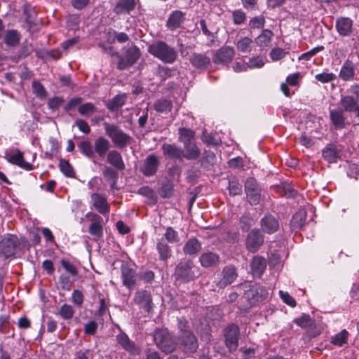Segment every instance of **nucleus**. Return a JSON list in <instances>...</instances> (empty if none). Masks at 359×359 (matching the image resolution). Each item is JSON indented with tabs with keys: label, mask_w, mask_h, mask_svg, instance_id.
<instances>
[{
	"label": "nucleus",
	"mask_w": 359,
	"mask_h": 359,
	"mask_svg": "<svg viewBox=\"0 0 359 359\" xmlns=\"http://www.w3.org/2000/svg\"><path fill=\"white\" fill-rule=\"evenodd\" d=\"M100 47L107 54L115 55L118 58L117 68L120 70H123L132 67L140 58V50L135 45H132L127 48L124 55H120L118 53L114 50L113 47H107L104 44H100Z\"/></svg>",
	"instance_id": "1"
},
{
	"label": "nucleus",
	"mask_w": 359,
	"mask_h": 359,
	"mask_svg": "<svg viewBox=\"0 0 359 359\" xmlns=\"http://www.w3.org/2000/svg\"><path fill=\"white\" fill-rule=\"evenodd\" d=\"M148 51L153 56L166 64H172L177 58L176 49L162 41H158L149 45Z\"/></svg>",
	"instance_id": "2"
},
{
	"label": "nucleus",
	"mask_w": 359,
	"mask_h": 359,
	"mask_svg": "<svg viewBox=\"0 0 359 359\" xmlns=\"http://www.w3.org/2000/svg\"><path fill=\"white\" fill-rule=\"evenodd\" d=\"M200 275V268L191 259L180 262L175 269L176 280H180L184 283L196 279Z\"/></svg>",
	"instance_id": "3"
},
{
	"label": "nucleus",
	"mask_w": 359,
	"mask_h": 359,
	"mask_svg": "<svg viewBox=\"0 0 359 359\" xmlns=\"http://www.w3.org/2000/svg\"><path fill=\"white\" fill-rule=\"evenodd\" d=\"M244 290V298L248 302L249 307L255 306L259 302L266 299L269 297L267 290L258 284H252L250 282L241 284Z\"/></svg>",
	"instance_id": "4"
},
{
	"label": "nucleus",
	"mask_w": 359,
	"mask_h": 359,
	"mask_svg": "<svg viewBox=\"0 0 359 359\" xmlns=\"http://www.w3.org/2000/svg\"><path fill=\"white\" fill-rule=\"evenodd\" d=\"M106 135L116 148L124 149L130 144L132 137L115 124L104 123Z\"/></svg>",
	"instance_id": "5"
},
{
	"label": "nucleus",
	"mask_w": 359,
	"mask_h": 359,
	"mask_svg": "<svg viewBox=\"0 0 359 359\" xmlns=\"http://www.w3.org/2000/svg\"><path fill=\"white\" fill-rule=\"evenodd\" d=\"M21 250V242L15 234H4L0 241V255L5 259L14 257Z\"/></svg>",
	"instance_id": "6"
},
{
	"label": "nucleus",
	"mask_w": 359,
	"mask_h": 359,
	"mask_svg": "<svg viewBox=\"0 0 359 359\" xmlns=\"http://www.w3.org/2000/svg\"><path fill=\"white\" fill-rule=\"evenodd\" d=\"M154 340L156 346L165 353H172L176 348L175 341L167 330H156Z\"/></svg>",
	"instance_id": "7"
},
{
	"label": "nucleus",
	"mask_w": 359,
	"mask_h": 359,
	"mask_svg": "<svg viewBox=\"0 0 359 359\" xmlns=\"http://www.w3.org/2000/svg\"><path fill=\"white\" fill-rule=\"evenodd\" d=\"M264 243V235L258 228H254L246 236L245 245L246 250L251 253L257 252Z\"/></svg>",
	"instance_id": "8"
},
{
	"label": "nucleus",
	"mask_w": 359,
	"mask_h": 359,
	"mask_svg": "<svg viewBox=\"0 0 359 359\" xmlns=\"http://www.w3.org/2000/svg\"><path fill=\"white\" fill-rule=\"evenodd\" d=\"M245 191L248 202L251 205H257L261 198V188L254 177H248L245 182Z\"/></svg>",
	"instance_id": "9"
},
{
	"label": "nucleus",
	"mask_w": 359,
	"mask_h": 359,
	"mask_svg": "<svg viewBox=\"0 0 359 359\" xmlns=\"http://www.w3.org/2000/svg\"><path fill=\"white\" fill-rule=\"evenodd\" d=\"M180 348L184 353H194L198 348L196 337L189 330H184L179 337Z\"/></svg>",
	"instance_id": "10"
},
{
	"label": "nucleus",
	"mask_w": 359,
	"mask_h": 359,
	"mask_svg": "<svg viewBox=\"0 0 359 359\" xmlns=\"http://www.w3.org/2000/svg\"><path fill=\"white\" fill-rule=\"evenodd\" d=\"M236 51L233 47L224 46L216 50L212 55V62L216 65L228 66L233 60Z\"/></svg>",
	"instance_id": "11"
},
{
	"label": "nucleus",
	"mask_w": 359,
	"mask_h": 359,
	"mask_svg": "<svg viewBox=\"0 0 359 359\" xmlns=\"http://www.w3.org/2000/svg\"><path fill=\"white\" fill-rule=\"evenodd\" d=\"M160 165L159 158L152 154L148 155L143 161L140 167V172L146 177H152L155 175Z\"/></svg>",
	"instance_id": "12"
},
{
	"label": "nucleus",
	"mask_w": 359,
	"mask_h": 359,
	"mask_svg": "<svg viewBox=\"0 0 359 359\" xmlns=\"http://www.w3.org/2000/svg\"><path fill=\"white\" fill-rule=\"evenodd\" d=\"M239 334V328L235 324H231L225 329V344L230 352H233L237 349L238 346Z\"/></svg>",
	"instance_id": "13"
},
{
	"label": "nucleus",
	"mask_w": 359,
	"mask_h": 359,
	"mask_svg": "<svg viewBox=\"0 0 359 359\" xmlns=\"http://www.w3.org/2000/svg\"><path fill=\"white\" fill-rule=\"evenodd\" d=\"M5 158L9 163L26 170H32L34 168L31 163L25 161L23 153L18 149L7 150L5 152Z\"/></svg>",
	"instance_id": "14"
},
{
	"label": "nucleus",
	"mask_w": 359,
	"mask_h": 359,
	"mask_svg": "<svg viewBox=\"0 0 359 359\" xmlns=\"http://www.w3.org/2000/svg\"><path fill=\"white\" fill-rule=\"evenodd\" d=\"M133 301L140 309L147 313H149L154 306L151 292L145 290H137L135 294Z\"/></svg>",
	"instance_id": "15"
},
{
	"label": "nucleus",
	"mask_w": 359,
	"mask_h": 359,
	"mask_svg": "<svg viewBox=\"0 0 359 359\" xmlns=\"http://www.w3.org/2000/svg\"><path fill=\"white\" fill-rule=\"evenodd\" d=\"M335 28L341 37H351L355 31L353 20L348 17H339L336 19Z\"/></svg>",
	"instance_id": "16"
},
{
	"label": "nucleus",
	"mask_w": 359,
	"mask_h": 359,
	"mask_svg": "<svg viewBox=\"0 0 359 359\" xmlns=\"http://www.w3.org/2000/svg\"><path fill=\"white\" fill-rule=\"evenodd\" d=\"M357 65L349 59L346 60L342 64L339 78L345 82H351L356 79Z\"/></svg>",
	"instance_id": "17"
},
{
	"label": "nucleus",
	"mask_w": 359,
	"mask_h": 359,
	"mask_svg": "<svg viewBox=\"0 0 359 359\" xmlns=\"http://www.w3.org/2000/svg\"><path fill=\"white\" fill-rule=\"evenodd\" d=\"M259 229L262 233L273 234L277 232L280 228V223L277 218L271 214L265 215L260 219Z\"/></svg>",
	"instance_id": "18"
},
{
	"label": "nucleus",
	"mask_w": 359,
	"mask_h": 359,
	"mask_svg": "<svg viewBox=\"0 0 359 359\" xmlns=\"http://www.w3.org/2000/svg\"><path fill=\"white\" fill-rule=\"evenodd\" d=\"M189 62L199 71H205L211 65V59L206 53H193L189 57Z\"/></svg>",
	"instance_id": "19"
},
{
	"label": "nucleus",
	"mask_w": 359,
	"mask_h": 359,
	"mask_svg": "<svg viewBox=\"0 0 359 359\" xmlns=\"http://www.w3.org/2000/svg\"><path fill=\"white\" fill-rule=\"evenodd\" d=\"M222 278L216 283L219 288L231 285L238 277L236 269L232 265L226 266L222 271Z\"/></svg>",
	"instance_id": "20"
},
{
	"label": "nucleus",
	"mask_w": 359,
	"mask_h": 359,
	"mask_svg": "<svg viewBox=\"0 0 359 359\" xmlns=\"http://www.w3.org/2000/svg\"><path fill=\"white\" fill-rule=\"evenodd\" d=\"M93 206L100 214L107 215L110 211V207L107 198L98 193H93L90 196Z\"/></svg>",
	"instance_id": "21"
},
{
	"label": "nucleus",
	"mask_w": 359,
	"mask_h": 359,
	"mask_svg": "<svg viewBox=\"0 0 359 359\" xmlns=\"http://www.w3.org/2000/svg\"><path fill=\"white\" fill-rule=\"evenodd\" d=\"M339 104L344 111L350 114L353 113L355 115L359 108V100L353 95H344L341 96Z\"/></svg>",
	"instance_id": "22"
},
{
	"label": "nucleus",
	"mask_w": 359,
	"mask_h": 359,
	"mask_svg": "<svg viewBox=\"0 0 359 359\" xmlns=\"http://www.w3.org/2000/svg\"><path fill=\"white\" fill-rule=\"evenodd\" d=\"M121 270L123 285L128 289L133 288L136 284L137 277L136 271L126 264H123Z\"/></svg>",
	"instance_id": "23"
},
{
	"label": "nucleus",
	"mask_w": 359,
	"mask_h": 359,
	"mask_svg": "<svg viewBox=\"0 0 359 359\" xmlns=\"http://www.w3.org/2000/svg\"><path fill=\"white\" fill-rule=\"evenodd\" d=\"M116 339L121 346V347L133 355H138L140 353V348L135 344V343L131 341L128 336L123 332H121L116 336Z\"/></svg>",
	"instance_id": "24"
},
{
	"label": "nucleus",
	"mask_w": 359,
	"mask_h": 359,
	"mask_svg": "<svg viewBox=\"0 0 359 359\" xmlns=\"http://www.w3.org/2000/svg\"><path fill=\"white\" fill-rule=\"evenodd\" d=\"M330 118L336 130H341L345 128L346 118L345 116V111L341 108L331 109L330 111Z\"/></svg>",
	"instance_id": "25"
},
{
	"label": "nucleus",
	"mask_w": 359,
	"mask_h": 359,
	"mask_svg": "<svg viewBox=\"0 0 359 359\" xmlns=\"http://www.w3.org/2000/svg\"><path fill=\"white\" fill-rule=\"evenodd\" d=\"M138 3L139 0H118L113 11L116 15L129 14Z\"/></svg>",
	"instance_id": "26"
},
{
	"label": "nucleus",
	"mask_w": 359,
	"mask_h": 359,
	"mask_svg": "<svg viewBox=\"0 0 359 359\" xmlns=\"http://www.w3.org/2000/svg\"><path fill=\"white\" fill-rule=\"evenodd\" d=\"M199 262L204 268L215 267L219 264L220 257L216 252L207 251L199 257Z\"/></svg>",
	"instance_id": "27"
},
{
	"label": "nucleus",
	"mask_w": 359,
	"mask_h": 359,
	"mask_svg": "<svg viewBox=\"0 0 359 359\" xmlns=\"http://www.w3.org/2000/svg\"><path fill=\"white\" fill-rule=\"evenodd\" d=\"M307 214L305 210L301 209L297 211L290 220V229L292 231L297 232L302 229L306 224Z\"/></svg>",
	"instance_id": "28"
},
{
	"label": "nucleus",
	"mask_w": 359,
	"mask_h": 359,
	"mask_svg": "<svg viewBox=\"0 0 359 359\" xmlns=\"http://www.w3.org/2000/svg\"><path fill=\"white\" fill-rule=\"evenodd\" d=\"M161 149L163 155L169 159L179 161L183 159L182 149L175 144H164Z\"/></svg>",
	"instance_id": "29"
},
{
	"label": "nucleus",
	"mask_w": 359,
	"mask_h": 359,
	"mask_svg": "<svg viewBox=\"0 0 359 359\" xmlns=\"http://www.w3.org/2000/svg\"><path fill=\"white\" fill-rule=\"evenodd\" d=\"M185 13L181 11L176 10L172 11L169 15L166 26L170 30H175L179 28L185 19Z\"/></svg>",
	"instance_id": "30"
},
{
	"label": "nucleus",
	"mask_w": 359,
	"mask_h": 359,
	"mask_svg": "<svg viewBox=\"0 0 359 359\" xmlns=\"http://www.w3.org/2000/svg\"><path fill=\"white\" fill-rule=\"evenodd\" d=\"M111 144L104 137H98L94 141V154H97L100 158H104L109 151Z\"/></svg>",
	"instance_id": "31"
},
{
	"label": "nucleus",
	"mask_w": 359,
	"mask_h": 359,
	"mask_svg": "<svg viewBox=\"0 0 359 359\" xmlns=\"http://www.w3.org/2000/svg\"><path fill=\"white\" fill-rule=\"evenodd\" d=\"M252 273L254 276L260 277L266 268V261L261 256H255L250 263Z\"/></svg>",
	"instance_id": "32"
},
{
	"label": "nucleus",
	"mask_w": 359,
	"mask_h": 359,
	"mask_svg": "<svg viewBox=\"0 0 359 359\" xmlns=\"http://www.w3.org/2000/svg\"><path fill=\"white\" fill-rule=\"evenodd\" d=\"M107 161L118 170L125 169V163L122 156L117 150H111L107 153Z\"/></svg>",
	"instance_id": "33"
},
{
	"label": "nucleus",
	"mask_w": 359,
	"mask_h": 359,
	"mask_svg": "<svg viewBox=\"0 0 359 359\" xmlns=\"http://www.w3.org/2000/svg\"><path fill=\"white\" fill-rule=\"evenodd\" d=\"M156 250L159 255V259L164 262H167L172 255L171 248L164 238L158 240L156 243Z\"/></svg>",
	"instance_id": "34"
},
{
	"label": "nucleus",
	"mask_w": 359,
	"mask_h": 359,
	"mask_svg": "<svg viewBox=\"0 0 359 359\" xmlns=\"http://www.w3.org/2000/svg\"><path fill=\"white\" fill-rule=\"evenodd\" d=\"M92 220L93 222L89 226V233L93 236L95 239L102 238L103 236V227L102 225V218L98 215L93 214Z\"/></svg>",
	"instance_id": "35"
},
{
	"label": "nucleus",
	"mask_w": 359,
	"mask_h": 359,
	"mask_svg": "<svg viewBox=\"0 0 359 359\" xmlns=\"http://www.w3.org/2000/svg\"><path fill=\"white\" fill-rule=\"evenodd\" d=\"M201 250V243L195 237H191L184 243L183 252L185 255H196Z\"/></svg>",
	"instance_id": "36"
},
{
	"label": "nucleus",
	"mask_w": 359,
	"mask_h": 359,
	"mask_svg": "<svg viewBox=\"0 0 359 359\" xmlns=\"http://www.w3.org/2000/svg\"><path fill=\"white\" fill-rule=\"evenodd\" d=\"M184 148L182 157L187 160H196L201 154L200 149L194 142L184 144Z\"/></svg>",
	"instance_id": "37"
},
{
	"label": "nucleus",
	"mask_w": 359,
	"mask_h": 359,
	"mask_svg": "<svg viewBox=\"0 0 359 359\" xmlns=\"http://www.w3.org/2000/svg\"><path fill=\"white\" fill-rule=\"evenodd\" d=\"M20 34L15 29H8L4 36L5 43L11 47L18 46L20 41Z\"/></svg>",
	"instance_id": "38"
},
{
	"label": "nucleus",
	"mask_w": 359,
	"mask_h": 359,
	"mask_svg": "<svg viewBox=\"0 0 359 359\" xmlns=\"http://www.w3.org/2000/svg\"><path fill=\"white\" fill-rule=\"evenodd\" d=\"M216 162L215 154L210 151H205L201 160V166L205 170H210Z\"/></svg>",
	"instance_id": "39"
},
{
	"label": "nucleus",
	"mask_w": 359,
	"mask_h": 359,
	"mask_svg": "<svg viewBox=\"0 0 359 359\" xmlns=\"http://www.w3.org/2000/svg\"><path fill=\"white\" fill-rule=\"evenodd\" d=\"M323 156L329 163H334L338 158L337 149L335 145L330 144L323 150Z\"/></svg>",
	"instance_id": "40"
},
{
	"label": "nucleus",
	"mask_w": 359,
	"mask_h": 359,
	"mask_svg": "<svg viewBox=\"0 0 359 359\" xmlns=\"http://www.w3.org/2000/svg\"><path fill=\"white\" fill-rule=\"evenodd\" d=\"M172 102L167 99L157 100L154 104V109L158 113L167 114L172 109Z\"/></svg>",
	"instance_id": "41"
},
{
	"label": "nucleus",
	"mask_w": 359,
	"mask_h": 359,
	"mask_svg": "<svg viewBox=\"0 0 359 359\" xmlns=\"http://www.w3.org/2000/svg\"><path fill=\"white\" fill-rule=\"evenodd\" d=\"M253 47V41L247 36L242 37L236 43L237 50L242 53H250Z\"/></svg>",
	"instance_id": "42"
},
{
	"label": "nucleus",
	"mask_w": 359,
	"mask_h": 359,
	"mask_svg": "<svg viewBox=\"0 0 359 359\" xmlns=\"http://www.w3.org/2000/svg\"><path fill=\"white\" fill-rule=\"evenodd\" d=\"M102 175L104 180L111 184V188H114L118 178V173L112 168L105 165L102 169Z\"/></svg>",
	"instance_id": "43"
},
{
	"label": "nucleus",
	"mask_w": 359,
	"mask_h": 359,
	"mask_svg": "<svg viewBox=\"0 0 359 359\" xmlns=\"http://www.w3.org/2000/svg\"><path fill=\"white\" fill-rule=\"evenodd\" d=\"M74 313L75 311L72 306L67 304H64L59 308L57 314L59 315L62 319L65 320H69L73 318Z\"/></svg>",
	"instance_id": "44"
},
{
	"label": "nucleus",
	"mask_w": 359,
	"mask_h": 359,
	"mask_svg": "<svg viewBox=\"0 0 359 359\" xmlns=\"http://www.w3.org/2000/svg\"><path fill=\"white\" fill-rule=\"evenodd\" d=\"M273 33L270 29H264L262 32L257 37L256 43L260 46H267L270 43Z\"/></svg>",
	"instance_id": "45"
},
{
	"label": "nucleus",
	"mask_w": 359,
	"mask_h": 359,
	"mask_svg": "<svg viewBox=\"0 0 359 359\" xmlns=\"http://www.w3.org/2000/svg\"><path fill=\"white\" fill-rule=\"evenodd\" d=\"M194 136L195 133L191 129L186 128L179 129V140L184 144L192 142L191 140L194 138Z\"/></svg>",
	"instance_id": "46"
},
{
	"label": "nucleus",
	"mask_w": 359,
	"mask_h": 359,
	"mask_svg": "<svg viewBox=\"0 0 359 359\" xmlns=\"http://www.w3.org/2000/svg\"><path fill=\"white\" fill-rule=\"evenodd\" d=\"M97 111V108L92 102L81 104L78 107V112L81 116H90Z\"/></svg>",
	"instance_id": "47"
},
{
	"label": "nucleus",
	"mask_w": 359,
	"mask_h": 359,
	"mask_svg": "<svg viewBox=\"0 0 359 359\" xmlns=\"http://www.w3.org/2000/svg\"><path fill=\"white\" fill-rule=\"evenodd\" d=\"M33 93L36 97L43 100L48 96V92L44 86L38 81H33L32 83Z\"/></svg>",
	"instance_id": "48"
},
{
	"label": "nucleus",
	"mask_w": 359,
	"mask_h": 359,
	"mask_svg": "<svg viewBox=\"0 0 359 359\" xmlns=\"http://www.w3.org/2000/svg\"><path fill=\"white\" fill-rule=\"evenodd\" d=\"M162 238H164L167 243H177L180 241L177 231L171 226H168L165 229V232Z\"/></svg>",
	"instance_id": "49"
},
{
	"label": "nucleus",
	"mask_w": 359,
	"mask_h": 359,
	"mask_svg": "<svg viewBox=\"0 0 359 359\" xmlns=\"http://www.w3.org/2000/svg\"><path fill=\"white\" fill-rule=\"evenodd\" d=\"M78 148L84 156L88 158H93L94 156V148L91 143L88 140L81 142L78 144Z\"/></svg>",
	"instance_id": "50"
},
{
	"label": "nucleus",
	"mask_w": 359,
	"mask_h": 359,
	"mask_svg": "<svg viewBox=\"0 0 359 359\" xmlns=\"http://www.w3.org/2000/svg\"><path fill=\"white\" fill-rule=\"evenodd\" d=\"M59 167L61 172L68 177H74L75 172L73 167L66 159H61L59 163Z\"/></svg>",
	"instance_id": "51"
},
{
	"label": "nucleus",
	"mask_w": 359,
	"mask_h": 359,
	"mask_svg": "<svg viewBox=\"0 0 359 359\" xmlns=\"http://www.w3.org/2000/svg\"><path fill=\"white\" fill-rule=\"evenodd\" d=\"M348 337V332L346 330H343L332 338V343L335 346H342L347 343Z\"/></svg>",
	"instance_id": "52"
},
{
	"label": "nucleus",
	"mask_w": 359,
	"mask_h": 359,
	"mask_svg": "<svg viewBox=\"0 0 359 359\" xmlns=\"http://www.w3.org/2000/svg\"><path fill=\"white\" fill-rule=\"evenodd\" d=\"M229 191L231 196L241 195L243 191L242 184L236 179H231L229 181Z\"/></svg>",
	"instance_id": "53"
},
{
	"label": "nucleus",
	"mask_w": 359,
	"mask_h": 359,
	"mask_svg": "<svg viewBox=\"0 0 359 359\" xmlns=\"http://www.w3.org/2000/svg\"><path fill=\"white\" fill-rule=\"evenodd\" d=\"M253 223V218L250 214H245L240 217L239 225L243 231H248Z\"/></svg>",
	"instance_id": "54"
},
{
	"label": "nucleus",
	"mask_w": 359,
	"mask_h": 359,
	"mask_svg": "<svg viewBox=\"0 0 359 359\" xmlns=\"http://www.w3.org/2000/svg\"><path fill=\"white\" fill-rule=\"evenodd\" d=\"M337 75L332 72H325L318 74L315 75V79L322 83H327L336 80Z\"/></svg>",
	"instance_id": "55"
},
{
	"label": "nucleus",
	"mask_w": 359,
	"mask_h": 359,
	"mask_svg": "<svg viewBox=\"0 0 359 359\" xmlns=\"http://www.w3.org/2000/svg\"><path fill=\"white\" fill-rule=\"evenodd\" d=\"M60 264L66 271V272L69 273L70 276L72 277H75L78 276L79 271L76 266L71 263L69 260L65 259H62L60 260Z\"/></svg>",
	"instance_id": "56"
},
{
	"label": "nucleus",
	"mask_w": 359,
	"mask_h": 359,
	"mask_svg": "<svg viewBox=\"0 0 359 359\" xmlns=\"http://www.w3.org/2000/svg\"><path fill=\"white\" fill-rule=\"evenodd\" d=\"M48 145H50V149L45 151L44 154L47 158H52L57 151L58 142L54 137H50L48 139Z\"/></svg>",
	"instance_id": "57"
},
{
	"label": "nucleus",
	"mask_w": 359,
	"mask_h": 359,
	"mask_svg": "<svg viewBox=\"0 0 359 359\" xmlns=\"http://www.w3.org/2000/svg\"><path fill=\"white\" fill-rule=\"evenodd\" d=\"M279 191L287 198H294L297 194V191L288 183L283 184L279 188Z\"/></svg>",
	"instance_id": "58"
},
{
	"label": "nucleus",
	"mask_w": 359,
	"mask_h": 359,
	"mask_svg": "<svg viewBox=\"0 0 359 359\" xmlns=\"http://www.w3.org/2000/svg\"><path fill=\"white\" fill-rule=\"evenodd\" d=\"M294 323L302 328L311 327L313 320L309 315L303 314L300 318L294 320Z\"/></svg>",
	"instance_id": "59"
},
{
	"label": "nucleus",
	"mask_w": 359,
	"mask_h": 359,
	"mask_svg": "<svg viewBox=\"0 0 359 359\" xmlns=\"http://www.w3.org/2000/svg\"><path fill=\"white\" fill-rule=\"evenodd\" d=\"M246 14L241 9H237L232 13V19L235 25H240L246 20Z\"/></svg>",
	"instance_id": "60"
},
{
	"label": "nucleus",
	"mask_w": 359,
	"mask_h": 359,
	"mask_svg": "<svg viewBox=\"0 0 359 359\" xmlns=\"http://www.w3.org/2000/svg\"><path fill=\"white\" fill-rule=\"evenodd\" d=\"M59 283L63 290L69 291L73 284V280L67 274L62 273L59 277Z\"/></svg>",
	"instance_id": "61"
},
{
	"label": "nucleus",
	"mask_w": 359,
	"mask_h": 359,
	"mask_svg": "<svg viewBox=\"0 0 359 359\" xmlns=\"http://www.w3.org/2000/svg\"><path fill=\"white\" fill-rule=\"evenodd\" d=\"M125 104V99L123 95H116L109 103L108 108L113 111L121 107Z\"/></svg>",
	"instance_id": "62"
},
{
	"label": "nucleus",
	"mask_w": 359,
	"mask_h": 359,
	"mask_svg": "<svg viewBox=\"0 0 359 359\" xmlns=\"http://www.w3.org/2000/svg\"><path fill=\"white\" fill-rule=\"evenodd\" d=\"M64 102L65 100L62 97L55 96L48 100V107L52 111H56L60 108V107Z\"/></svg>",
	"instance_id": "63"
},
{
	"label": "nucleus",
	"mask_w": 359,
	"mask_h": 359,
	"mask_svg": "<svg viewBox=\"0 0 359 359\" xmlns=\"http://www.w3.org/2000/svg\"><path fill=\"white\" fill-rule=\"evenodd\" d=\"M265 18L263 16H255L249 22V26L251 29H259L264 27Z\"/></svg>",
	"instance_id": "64"
}]
</instances>
